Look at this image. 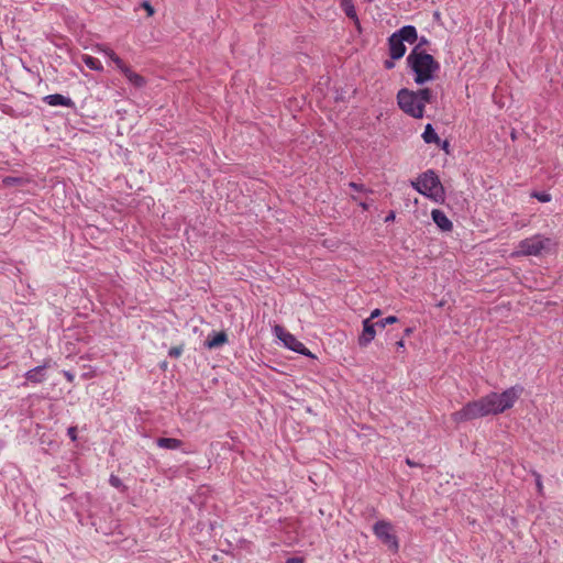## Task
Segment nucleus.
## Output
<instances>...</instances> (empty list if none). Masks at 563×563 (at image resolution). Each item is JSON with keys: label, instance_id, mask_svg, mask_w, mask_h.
I'll list each match as a JSON object with an SVG mask.
<instances>
[{"label": "nucleus", "instance_id": "f257e3e1", "mask_svg": "<svg viewBox=\"0 0 563 563\" xmlns=\"http://www.w3.org/2000/svg\"><path fill=\"white\" fill-rule=\"evenodd\" d=\"M522 387L512 386L501 394L490 393L478 400L470 401L452 413L454 422L461 423L489 415H498L511 408L519 398Z\"/></svg>", "mask_w": 563, "mask_h": 563}, {"label": "nucleus", "instance_id": "f03ea898", "mask_svg": "<svg viewBox=\"0 0 563 563\" xmlns=\"http://www.w3.org/2000/svg\"><path fill=\"white\" fill-rule=\"evenodd\" d=\"M406 63L413 74L415 82L419 86L432 81L440 70L439 62L431 54L419 49V45L411 49L406 58Z\"/></svg>", "mask_w": 563, "mask_h": 563}, {"label": "nucleus", "instance_id": "7ed1b4c3", "mask_svg": "<svg viewBox=\"0 0 563 563\" xmlns=\"http://www.w3.org/2000/svg\"><path fill=\"white\" fill-rule=\"evenodd\" d=\"M411 186L421 195L435 201L444 200V188L439 176L434 170L428 169L422 173L417 180L411 181Z\"/></svg>", "mask_w": 563, "mask_h": 563}, {"label": "nucleus", "instance_id": "20e7f679", "mask_svg": "<svg viewBox=\"0 0 563 563\" xmlns=\"http://www.w3.org/2000/svg\"><path fill=\"white\" fill-rule=\"evenodd\" d=\"M418 40V32L413 25H405L398 31L394 32L388 37L389 56L391 59H400L406 54L405 42L409 44L416 43Z\"/></svg>", "mask_w": 563, "mask_h": 563}, {"label": "nucleus", "instance_id": "39448f33", "mask_svg": "<svg viewBox=\"0 0 563 563\" xmlns=\"http://www.w3.org/2000/svg\"><path fill=\"white\" fill-rule=\"evenodd\" d=\"M396 99L399 109L404 113L415 119L423 118L424 106L419 102V99L415 95V90L401 88L398 90Z\"/></svg>", "mask_w": 563, "mask_h": 563}, {"label": "nucleus", "instance_id": "423d86ee", "mask_svg": "<svg viewBox=\"0 0 563 563\" xmlns=\"http://www.w3.org/2000/svg\"><path fill=\"white\" fill-rule=\"evenodd\" d=\"M273 332L277 339H279L284 345L301 355L309 356L314 358L316 356L305 346L302 342L297 340L295 335H292L290 332L286 331L284 327L276 324L273 328Z\"/></svg>", "mask_w": 563, "mask_h": 563}, {"label": "nucleus", "instance_id": "0eeeda50", "mask_svg": "<svg viewBox=\"0 0 563 563\" xmlns=\"http://www.w3.org/2000/svg\"><path fill=\"white\" fill-rule=\"evenodd\" d=\"M551 244L549 238H544L540 234L520 241L519 249L520 253L527 256H538L542 251L548 250Z\"/></svg>", "mask_w": 563, "mask_h": 563}, {"label": "nucleus", "instance_id": "6e6552de", "mask_svg": "<svg viewBox=\"0 0 563 563\" xmlns=\"http://www.w3.org/2000/svg\"><path fill=\"white\" fill-rule=\"evenodd\" d=\"M374 534L391 551L397 552L399 542L396 534L393 532V527L389 522L380 520L373 527Z\"/></svg>", "mask_w": 563, "mask_h": 563}, {"label": "nucleus", "instance_id": "1a4fd4ad", "mask_svg": "<svg viewBox=\"0 0 563 563\" xmlns=\"http://www.w3.org/2000/svg\"><path fill=\"white\" fill-rule=\"evenodd\" d=\"M376 322H371L368 319L363 320V330L357 340L361 347L367 346L374 340L376 335Z\"/></svg>", "mask_w": 563, "mask_h": 563}, {"label": "nucleus", "instance_id": "9d476101", "mask_svg": "<svg viewBox=\"0 0 563 563\" xmlns=\"http://www.w3.org/2000/svg\"><path fill=\"white\" fill-rule=\"evenodd\" d=\"M431 218L441 231H443V232L452 231L453 223L442 210L433 209L431 211Z\"/></svg>", "mask_w": 563, "mask_h": 563}, {"label": "nucleus", "instance_id": "9b49d317", "mask_svg": "<svg viewBox=\"0 0 563 563\" xmlns=\"http://www.w3.org/2000/svg\"><path fill=\"white\" fill-rule=\"evenodd\" d=\"M43 101L52 107L62 106L67 108H75V102L69 97L63 96L60 93L47 95L43 97Z\"/></svg>", "mask_w": 563, "mask_h": 563}, {"label": "nucleus", "instance_id": "f8f14e48", "mask_svg": "<svg viewBox=\"0 0 563 563\" xmlns=\"http://www.w3.org/2000/svg\"><path fill=\"white\" fill-rule=\"evenodd\" d=\"M48 367L47 363H44L40 366L31 368L24 374V377L27 382L40 384L46 379V368Z\"/></svg>", "mask_w": 563, "mask_h": 563}, {"label": "nucleus", "instance_id": "ddd939ff", "mask_svg": "<svg viewBox=\"0 0 563 563\" xmlns=\"http://www.w3.org/2000/svg\"><path fill=\"white\" fill-rule=\"evenodd\" d=\"M228 342V334L224 331L212 332L205 341V346L209 350L220 347Z\"/></svg>", "mask_w": 563, "mask_h": 563}, {"label": "nucleus", "instance_id": "4468645a", "mask_svg": "<svg viewBox=\"0 0 563 563\" xmlns=\"http://www.w3.org/2000/svg\"><path fill=\"white\" fill-rule=\"evenodd\" d=\"M156 444L161 449L165 450H178L183 446V441L175 438H158Z\"/></svg>", "mask_w": 563, "mask_h": 563}, {"label": "nucleus", "instance_id": "2eb2a0df", "mask_svg": "<svg viewBox=\"0 0 563 563\" xmlns=\"http://www.w3.org/2000/svg\"><path fill=\"white\" fill-rule=\"evenodd\" d=\"M121 73L134 87L141 88L145 85L144 77L134 73L129 66L124 67V69Z\"/></svg>", "mask_w": 563, "mask_h": 563}, {"label": "nucleus", "instance_id": "dca6fc26", "mask_svg": "<svg viewBox=\"0 0 563 563\" xmlns=\"http://www.w3.org/2000/svg\"><path fill=\"white\" fill-rule=\"evenodd\" d=\"M422 139L427 144L434 143L440 145L441 143V139L439 137L432 124L430 123L426 125L424 131L422 133Z\"/></svg>", "mask_w": 563, "mask_h": 563}, {"label": "nucleus", "instance_id": "f3484780", "mask_svg": "<svg viewBox=\"0 0 563 563\" xmlns=\"http://www.w3.org/2000/svg\"><path fill=\"white\" fill-rule=\"evenodd\" d=\"M416 97L419 99L424 107L427 103H431L433 99V92L430 88H421L415 91Z\"/></svg>", "mask_w": 563, "mask_h": 563}, {"label": "nucleus", "instance_id": "a211bd4d", "mask_svg": "<svg viewBox=\"0 0 563 563\" xmlns=\"http://www.w3.org/2000/svg\"><path fill=\"white\" fill-rule=\"evenodd\" d=\"M81 59H82L84 64L91 70L100 71L103 69L101 62L91 55L85 54V55H82Z\"/></svg>", "mask_w": 563, "mask_h": 563}, {"label": "nucleus", "instance_id": "6ab92c4d", "mask_svg": "<svg viewBox=\"0 0 563 563\" xmlns=\"http://www.w3.org/2000/svg\"><path fill=\"white\" fill-rule=\"evenodd\" d=\"M342 9L346 16L354 20L356 23H358V18L356 14L355 7L351 0H342Z\"/></svg>", "mask_w": 563, "mask_h": 563}, {"label": "nucleus", "instance_id": "aec40b11", "mask_svg": "<svg viewBox=\"0 0 563 563\" xmlns=\"http://www.w3.org/2000/svg\"><path fill=\"white\" fill-rule=\"evenodd\" d=\"M103 52L121 71L124 69V67H126L124 62L112 49L106 48Z\"/></svg>", "mask_w": 563, "mask_h": 563}, {"label": "nucleus", "instance_id": "412c9836", "mask_svg": "<svg viewBox=\"0 0 563 563\" xmlns=\"http://www.w3.org/2000/svg\"><path fill=\"white\" fill-rule=\"evenodd\" d=\"M396 322H398V318L396 316H388L384 319L376 321V324L379 329H384L386 325L394 324Z\"/></svg>", "mask_w": 563, "mask_h": 563}, {"label": "nucleus", "instance_id": "4be33fe9", "mask_svg": "<svg viewBox=\"0 0 563 563\" xmlns=\"http://www.w3.org/2000/svg\"><path fill=\"white\" fill-rule=\"evenodd\" d=\"M184 352V344L172 346L168 350V356L173 358L179 357Z\"/></svg>", "mask_w": 563, "mask_h": 563}, {"label": "nucleus", "instance_id": "5701e85b", "mask_svg": "<svg viewBox=\"0 0 563 563\" xmlns=\"http://www.w3.org/2000/svg\"><path fill=\"white\" fill-rule=\"evenodd\" d=\"M109 483L112 487L114 488H122V489H125V486L123 484V482L121 481L120 477H118L117 475H113L111 474L110 475V478H109Z\"/></svg>", "mask_w": 563, "mask_h": 563}, {"label": "nucleus", "instance_id": "b1692460", "mask_svg": "<svg viewBox=\"0 0 563 563\" xmlns=\"http://www.w3.org/2000/svg\"><path fill=\"white\" fill-rule=\"evenodd\" d=\"M532 197L537 198L541 202H549L551 200V195L545 191L533 192Z\"/></svg>", "mask_w": 563, "mask_h": 563}, {"label": "nucleus", "instance_id": "393cba45", "mask_svg": "<svg viewBox=\"0 0 563 563\" xmlns=\"http://www.w3.org/2000/svg\"><path fill=\"white\" fill-rule=\"evenodd\" d=\"M22 183V179L21 178H18V177H5L3 178V184L5 186H14V185H18V184H21Z\"/></svg>", "mask_w": 563, "mask_h": 563}, {"label": "nucleus", "instance_id": "a878e982", "mask_svg": "<svg viewBox=\"0 0 563 563\" xmlns=\"http://www.w3.org/2000/svg\"><path fill=\"white\" fill-rule=\"evenodd\" d=\"M349 186L354 189L355 191H361V192H367L369 191L368 189L365 188V186L363 184H358V183H354V181H351L349 184Z\"/></svg>", "mask_w": 563, "mask_h": 563}, {"label": "nucleus", "instance_id": "bb28decb", "mask_svg": "<svg viewBox=\"0 0 563 563\" xmlns=\"http://www.w3.org/2000/svg\"><path fill=\"white\" fill-rule=\"evenodd\" d=\"M67 434L70 438L71 441H76L77 439V428L76 427H69L67 430Z\"/></svg>", "mask_w": 563, "mask_h": 563}, {"label": "nucleus", "instance_id": "cd10ccee", "mask_svg": "<svg viewBox=\"0 0 563 563\" xmlns=\"http://www.w3.org/2000/svg\"><path fill=\"white\" fill-rule=\"evenodd\" d=\"M63 376L66 378V380L70 384L74 383L75 380V374L71 373L70 371H63Z\"/></svg>", "mask_w": 563, "mask_h": 563}, {"label": "nucleus", "instance_id": "c85d7f7f", "mask_svg": "<svg viewBox=\"0 0 563 563\" xmlns=\"http://www.w3.org/2000/svg\"><path fill=\"white\" fill-rule=\"evenodd\" d=\"M142 7L146 10L147 15H150V16H151V15H153V14H154V12H155V11H154V8L151 5V3H150V2L144 1V2L142 3Z\"/></svg>", "mask_w": 563, "mask_h": 563}, {"label": "nucleus", "instance_id": "c756f323", "mask_svg": "<svg viewBox=\"0 0 563 563\" xmlns=\"http://www.w3.org/2000/svg\"><path fill=\"white\" fill-rule=\"evenodd\" d=\"M382 314V311L380 309H374L372 312H371V316L367 318L368 320H371V322H373L374 319L378 318L379 316Z\"/></svg>", "mask_w": 563, "mask_h": 563}, {"label": "nucleus", "instance_id": "7c9ffc66", "mask_svg": "<svg viewBox=\"0 0 563 563\" xmlns=\"http://www.w3.org/2000/svg\"><path fill=\"white\" fill-rule=\"evenodd\" d=\"M394 60H395V59H391V58H390V59H386V60L384 62V67H385L386 69H388V70H389V69H393V68L395 67V63H394Z\"/></svg>", "mask_w": 563, "mask_h": 563}, {"label": "nucleus", "instance_id": "2f4dec72", "mask_svg": "<svg viewBox=\"0 0 563 563\" xmlns=\"http://www.w3.org/2000/svg\"><path fill=\"white\" fill-rule=\"evenodd\" d=\"M396 218L395 211H389L388 214L385 218V223L394 221Z\"/></svg>", "mask_w": 563, "mask_h": 563}, {"label": "nucleus", "instance_id": "473e14b6", "mask_svg": "<svg viewBox=\"0 0 563 563\" xmlns=\"http://www.w3.org/2000/svg\"><path fill=\"white\" fill-rule=\"evenodd\" d=\"M285 563H303V560L298 556H292V558L287 559V561Z\"/></svg>", "mask_w": 563, "mask_h": 563}, {"label": "nucleus", "instance_id": "72a5a7b5", "mask_svg": "<svg viewBox=\"0 0 563 563\" xmlns=\"http://www.w3.org/2000/svg\"><path fill=\"white\" fill-rule=\"evenodd\" d=\"M534 475H536V484H537V487H538L539 492H541V490H542L541 475H540V474H538V473H536Z\"/></svg>", "mask_w": 563, "mask_h": 563}, {"label": "nucleus", "instance_id": "f704fd0d", "mask_svg": "<svg viewBox=\"0 0 563 563\" xmlns=\"http://www.w3.org/2000/svg\"><path fill=\"white\" fill-rule=\"evenodd\" d=\"M396 346L398 350H404L405 349V342H404V339H400L399 341L396 342Z\"/></svg>", "mask_w": 563, "mask_h": 563}, {"label": "nucleus", "instance_id": "c9c22d12", "mask_svg": "<svg viewBox=\"0 0 563 563\" xmlns=\"http://www.w3.org/2000/svg\"><path fill=\"white\" fill-rule=\"evenodd\" d=\"M412 332H413V328L408 327L404 330V335L409 336V335H411Z\"/></svg>", "mask_w": 563, "mask_h": 563}, {"label": "nucleus", "instance_id": "e433bc0d", "mask_svg": "<svg viewBox=\"0 0 563 563\" xmlns=\"http://www.w3.org/2000/svg\"><path fill=\"white\" fill-rule=\"evenodd\" d=\"M449 145H450V144H449V142H448L446 140H444V141L442 142V144H441V147H442V150H444L446 153H449V150H448V148H449Z\"/></svg>", "mask_w": 563, "mask_h": 563}, {"label": "nucleus", "instance_id": "4c0bfd02", "mask_svg": "<svg viewBox=\"0 0 563 563\" xmlns=\"http://www.w3.org/2000/svg\"><path fill=\"white\" fill-rule=\"evenodd\" d=\"M358 206L363 209V210H368L369 208V203L365 202V201H362L358 203Z\"/></svg>", "mask_w": 563, "mask_h": 563}, {"label": "nucleus", "instance_id": "58836bf2", "mask_svg": "<svg viewBox=\"0 0 563 563\" xmlns=\"http://www.w3.org/2000/svg\"><path fill=\"white\" fill-rule=\"evenodd\" d=\"M427 43H428L427 38H426V37H422V38L420 40L419 44H418V45H419V48H420L423 44H427Z\"/></svg>", "mask_w": 563, "mask_h": 563}, {"label": "nucleus", "instance_id": "ea45409f", "mask_svg": "<svg viewBox=\"0 0 563 563\" xmlns=\"http://www.w3.org/2000/svg\"><path fill=\"white\" fill-rule=\"evenodd\" d=\"M406 463L409 465V466H416V463H413L412 461H410L409 459L406 460Z\"/></svg>", "mask_w": 563, "mask_h": 563}]
</instances>
